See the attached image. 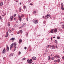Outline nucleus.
I'll use <instances>...</instances> for the list:
<instances>
[{
  "instance_id": "obj_1",
  "label": "nucleus",
  "mask_w": 64,
  "mask_h": 64,
  "mask_svg": "<svg viewBox=\"0 0 64 64\" xmlns=\"http://www.w3.org/2000/svg\"><path fill=\"white\" fill-rule=\"evenodd\" d=\"M16 45H17V44L16 43H13L10 45V50H11V49L12 48V47H13V46H14V48H16Z\"/></svg>"
},
{
  "instance_id": "obj_2",
  "label": "nucleus",
  "mask_w": 64,
  "mask_h": 64,
  "mask_svg": "<svg viewBox=\"0 0 64 64\" xmlns=\"http://www.w3.org/2000/svg\"><path fill=\"white\" fill-rule=\"evenodd\" d=\"M18 17L20 21L21 22V21H22V18H23L24 17V15L22 14L20 16V15H18Z\"/></svg>"
},
{
  "instance_id": "obj_3",
  "label": "nucleus",
  "mask_w": 64,
  "mask_h": 64,
  "mask_svg": "<svg viewBox=\"0 0 64 64\" xmlns=\"http://www.w3.org/2000/svg\"><path fill=\"white\" fill-rule=\"evenodd\" d=\"M32 59H30V60L28 59L27 60V62H28V63L29 64H30L31 63H32Z\"/></svg>"
},
{
  "instance_id": "obj_4",
  "label": "nucleus",
  "mask_w": 64,
  "mask_h": 64,
  "mask_svg": "<svg viewBox=\"0 0 64 64\" xmlns=\"http://www.w3.org/2000/svg\"><path fill=\"white\" fill-rule=\"evenodd\" d=\"M50 17V14H48L47 15L45 16V19H47Z\"/></svg>"
},
{
  "instance_id": "obj_5",
  "label": "nucleus",
  "mask_w": 64,
  "mask_h": 64,
  "mask_svg": "<svg viewBox=\"0 0 64 64\" xmlns=\"http://www.w3.org/2000/svg\"><path fill=\"white\" fill-rule=\"evenodd\" d=\"M6 52V51L5 50V48H4V50H2V54H5V53Z\"/></svg>"
},
{
  "instance_id": "obj_6",
  "label": "nucleus",
  "mask_w": 64,
  "mask_h": 64,
  "mask_svg": "<svg viewBox=\"0 0 64 64\" xmlns=\"http://www.w3.org/2000/svg\"><path fill=\"white\" fill-rule=\"evenodd\" d=\"M52 30H54V33H56L57 31V28L53 29H52Z\"/></svg>"
},
{
  "instance_id": "obj_7",
  "label": "nucleus",
  "mask_w": 64,
  "mask_h": 64,
  "mask_svg": "<svg viewBox=\"0 0 64 64\" xmlns=\"http://www.w3.org/2000/svg\"><path fill=\"white\" fill-rule=\"evenodd\" d=\"M13 19V16H12L10 17V21H12V20Z\"/></svg>"
},
{
  "instance_id": "obj_8",
  "label": "nucleus",
  "mask_w": 64,
  "mask_h": 64,
  "mask_svg": "<svg viewBox=\"0 0 64 64\" xmlns=\"http://www.w3.org/2000/svg\"><path fill=\"white\" fill-rule=\"evenodd\" d=\"M34 22L35 24H37L38 23V20H35L34 21Z\"/></svg>"
},
{
  "instance_id": "obj_9",
  "label": "nucleus",
  "mask_w": 64,
  "mask_h": 64,
  "mask_svg": "<svg viewBox=\"0 0 64 64\" xmlns=\"http://www.w3.org/2000/svg\"><path fill=\"white\" fill-rule=\"evenodd\" d=\"M32 59L33 60H36V57L35 56H33L32 58Z\"/></svg>"
},
{
  "instance_id": "obj_10",
  "label": "nucleus",
  "mask_w": 64,
  "mask_h": 64,
  "mask_svg": "<svg viewBox=\"0 0 64 64\" xmlns=\"http://www.w3.org/2000/svg\"><path fill=\"white\" fill-rule=\"evenodd\" d=\"M10 40H12V41H14L15 40V38H12L10 39Z\"/></svg>"
},
{
  "instance_id": "obj_11",
  "label": "nucleus",
  "mask_w": 64,
  "mask_h": 64,
  "mask_svg": "<svg viewBox=\"0 0 64 64\" xmlns=\"http://www.w3.org/2000/svg\"><path fill=\"white\" fill-rule=\"evenodd\" d=\"M26 23H23L22 25V27H24L25 25H26Z\"/></svg>"
},
{
  "instance_id": "obj_12",
  "label": "nucleus",
  "mask_w": 64,
  "mask_h": 64,
  "mask_svg": "<svg viewBox=\"0 0 64 64\" xmlns=\"http://www.w3.org/2000/svg\"><path fill=\"white\" fill-rule=\"evenodd\" d=\"M50 59L51 58H50V56H48V60H50Z\"/></svg>"
},
{
  "instance_id": "obj_13",
  "label": "nucleus",
  "mask_w": 64,
  "mask_h": 64,
  "mask_svg": "<svg viewBox=\"0 0 64 64\" xmlns=\"http://www.w3.org/2000/svg\"><path fill=\"white\" fill-rule=\"evenodd\" d=\"M6 50L7 51H9V47L8 46H7L6 47Z\"/></svg>"
},
{
  "instance_id": "obj_14",
  "label": "nucleus",
  "mask_w": 64,
  "mask_h": 64,
  "mask_svg": "<svg viewBox=\"0 0 64 64\" xmlns=\"http://www.w3.org/2000/svg\"><path fill=\"white\" fill-rule=\"evenodd\" d=\"M52 49H55V46L53 45H52Z\"/></svg>"
},
{
  "instance_id": "obj_15",
  "label": "nucleus",
  "mask_w": 64,
  "mask_h": 64,
  "mask_svg": "<svg viewBox=\"0 0 64 64\" xmlns=\"http://www.w3.org/2000/svg\"><path fill=\"white\" fill-rule=\"evenodd\" d=\"M13 56V54H10V57H11V56Z\"/></svg>"
},
{
  "instance_id": "obj_16",
  "label": "nucleus",
  "mask_w": 64,
  "mask_h": 64,
  "mask_svg": "<svg viewBox=\"0 0 64 64\" xmlns=\"http://www.w3.org/2000/svg\"><path fill=\"white\" fill-rule=\"evenodd\" d=\"M64 5H63V4L62 2L61 3V7H63Z\"/></svg>"
},
{
  "instance_id": "obj_17",
  "label": "nucleus",
  "mask_w": 64,
  "mask_h": 64,
  "mask_svg": "<svg viewBox=\"0 0 64 64\" xmlns=\"http://www.w3.org/2000/svg\"><path fill=\"white\" fill-rule=\"evenodd\" d=\"M18 26L16 24H15L14 25V26L16 28H17V27H18Z\"/></svg>"
},
{
  "instance_id": "obj_18",
  "label": "nucleus",
  "mask_w": 64,
  "mask_h": 64,
  "mask_svg": "<svg viewBox=\"0 0 64 64\" xmlns=\"http://www.w3.org/2000/svg\"><path fill=\"white\" fill-rule=\"evenodd\" d=\"M49 46H50V45H48V46H47L46 47V49H47V48H48V47H49Z\"/></svg>"
},
{
  "instance_id": "obj_19",
  "label": "nucleus",
  "mask_w": 64,
  "mask_h": 64,
  "mask_svg": "<svg viewBox=\"0 0 64 64\" xmlns=\"http://www.w3.org/2000/svg\"><path fill=\"white\" fill-rule=\"evenodd\" d=\"M8 31L10 33H11V32H12V31H11V30H10V29L8 30Z\"/></svg>"
},
{
  "instance_id": "obj_20",
  "label": "nucleus",
  "mask_w": 64,
  "mask_h": 64,
  "mask_svg": "<svg viewBox=\"0 0 64 64\" xmlns=\"http://www.w3.org/2000/svg\"><path fill=\"white\" fill-rule=\"evenodd\" d=\"M19 43H22V40L20 39L19 40Z\"/></svg>"
},
{
  "instance_id": "obj_21",
  "label": "nucleus",
  "mask_w": 64,
  "mask_h": 64,
  "mask_svg": "<svg viewBox=\"0 0 64 64\" xmlns=\"http://www.w3.org/2000/svg\"><path fill=\"white\" fill-rule=\"evenodd\" d=\"M0 6H2L3 5V2H0Z\"/></svg>"
},
{
  "instance_id": "obj_22",
  "label": "nucleus",
  "mask_w": 64,
  "mask_h": 64,
  "mask_svg": "<svg viewBox=\"0 0 64 64\" xmlns=\"http://www.w3.org/2000/svg\"><path fill=\"white\" fill-rule=\"evenodd\" d=\"M23 8H24V9H25V8H26V6H24Z\"/></svg>"
},
{
  "instance_id": "obj_23",
  "label": "nucleus",
  "mask_w": 64,
  "mask_h": 64,
  "mask_svg": "<svg viewBox=\"0 0 64 64\" xmlns=\"http://www.w3.org/2000/svg\"><path fill=\"white\" fill-rule=\"evenodd\" d=\"M58 55V56H57V57L58 58H60V56L58 55Z\"/></svg>"
},
{
  "instance_id": "obj_24",
  "label": "nucleus",
  "mask_w": 64,
  "mask_h": 64,
  "mask_svg": "<svg viewBox=\"0 0 64 64\" xmlns=\"http://www.w3.org/2000/svg\"><path fill=\"white\" fill-rule=\"evenodd\" d=\"M53 30H52L50 31L51 33H53V32H54V31H53Z\"/></svg>"
},
{
  "instance_id": "obj_25",
  "label": "nucleus",
  "mask_w": 64,
  "mask_h": 64,
  "mask_svg": "<svg viewBox=\"0 0 64 64\" xmlns=\"http://www.w3.org/2000/svg\"><path fill=\"white\" fill-rule=\"evenodd\" d=\"M63 6H62L61 8L62 10H64V8H63Z\"/></svg>"
},
{
  "instance_id": "obj_26",
  "label": "nucleus",
  "mask_w": 64,
  "mask_h": 64,
  "mask_svg": "<svg viewBox=\"0 0 64 64\" xmlns=\"http://www.w3.org/2000/svg\"><path fill=\"white\" fill-rule=\"evenodd\" d=\"M6 35H8V36H9V34H8V32H6Z\"/></svg>"
},
{
  "instance_id": "obj_27",
  "label": "nucleus",
  "mask_w": 64,
  "mask_h": 64,
  "mask_svg": "<svg viewBox=\"0 0 64 64\" xmlns=\"http://www.w3.org/2000/svg\"><path fill=\"white\" fill-rule=\"evenodd\" d=\"M54 42L55 43H56V44H57V40H54Z\"/></svg>"
},
{
  "instance_id": "obj_28",
  "label": "nucleus",
  "mask_w": 64,
  "mask_h": 64,
  "mask_svg": "<svg viewBox=\"0 0 64 64\" xmlns=\"http://www.w3.org/2000/svg\"><path fill=\"white\" fill-rule=\"evenodd\" d=\"M58 62L59 63L60 62V59H58Z\"/></svg>"
},
{
  "instance_id": "obj_29",
  "label": "nucleus",
  "mask_w": 64,
  "mask_h": 64,
  "mask_svg": "<svg viewBox=\"0 0 64 64\" xmlns=\"http://www.w3.org/2000/svg\"><path fill=\"white\" fill-rule=\"evenodd\" d=\"M21 8H20L19 9V12H21Z\"/></svg>"
},
{
  "instance_id": "obj_30",
  "label": "nucleus",
  "mask_w": 64,
  "mask_h": 64,
  "mask_svg": "<svg viewBox=\"0 0 64 64\" xmlns=\"http://www.w3.org/2000/svg\"><path fill=\"white\" fill-rule=\"evenodd\" d=\"M55 46L56 47V48H57H57H58V47H57V45H56V44H55Z\"/></svg>"
},
{
  "instance_id": "obj_31",
  "label": "nucleus",
  "mask_w": 64,
  "mask_h": 64,
  "mask_svg": "<svg viewBox=\"0 0 64 64\" xmlns=\"http://www.w3.org/2000/svg\"><path fill=\"white\" fill-rule=\"evenodd\" d=\"M30 5H31V6H33V4L30 3Z\"/></svg>"
},
{
  "instance_id": "obj_32",
  "label": "nucleus",
  "mask_w": 64,
  "mask_h": 64,
  "mask_svg": "<svg viewBox=\"0 0 64 64\" xmlns=\"http://www.w3.org/2000/svg\"><path fill=\"white\" fill-rule=\"evenodd\" d=\"M50 59L52 60H54V57H52V58H51Z\"/></svg>"
},
{
  "instance_id": "obj_33",
  "label": "nucleus",
  "mask_w": 64,
  "mask_h": 64,
  "mask_svg": "<svg viewBox=\"0 0 64 64\" xmlns=\"http://www.w3.org/2000/svg\"><path fill=\"white\" fill-rule=\"evenodd\" d=\"M58 55H56V56H54V57L55 58H57V57Z\"/></svg>"
},
{
  "instance_id": "obj_34",
  "label": "nucleus",
  "mask_w": 64,
  "mask_h": 64,
  "mask_svg": "<svg viewBox=\"0 0 64 64\" xmlns=\"http://www.w3.org/2000/svg\"><path fill=\"white\" fill-rule=\"evenodd\" d=\"M28 3H30V2H31V0H28Z\"/></svg>"
},
{
  "instance_id": "obj_35",
  "label": "nucleus",
  "mask_w": 64,
  "mask_h": 64,
  "mask_svg": "<svg viewBox=\"0 0 64 64\" xmlns=\"http://www.w3.org/2000/svg\"><path fill=\"white\" fill-rule=\"evenodd\" d=\"M33 13L34 14H35V13H36V11H34L33 12Z\"/></svg>"
},
{
  "instance_id": "obj_36",
  "label": "nucleus",
  "mask_w": 64,
  "mask_h": 64,
  "mask_svg": "<svg viewBox=\"0 0 64 64\" xmlns=\"http://www.w3.org/2000/svg\"><path fill=\"white\" fill-rule=\"evenodd\" d=\"M57 38L58 39H60V37L58 36L57 37Z\"/></svg>"
},
{
  "instance_id": "obj_37",
  "label": "nucleus",
  "mask_w": 64,
  "mask_h": 64,
  "mask_svg": "<svg viewBox=\"0 0 64 64\" xmlns=\"http://www.w3.org/2000/svg\"><path fill=\"white\" fill-rule=\"evenodd\" d=\"M16 14H15L14 15V17H16Z\"/></svg>"
},
{
  "instance_id": "obj_38",
  "label": "nucleus",
  "mask_w": 64,
  "mask_h": 64,
  "mask_svg": "<svg viewBox=\"0 0 64 64\" xmlns=\"http://www.w3.org/2000/svg\"><path fill=\"white\" fill-rule=\"evenodd\" d=\"M2 19V17L0 16V21Z\"/></svg>"
},
{
  "instance_id": "obj_39",
  "label": "nucleus",
  "mask_w": 64,
  "mask_h": 64,
  "mask_svg": "<svg viewBox=\"0 0 64 64\" xmlns=\"http://www.w3.org/2000/svg\"><path fill=\"white\" fill-rule=\"evenodd\" d=\"M58 30L59 31H61L62 30V29L61 28H59Z\"/></svg>"
},
{
  "instance_id": "obj_40",
  "label": "nucleus",
  "mask_w": 64,
  "mask_h": 64,
  "mask_svg": "<svg viewBox=\"0 0 64 64\" xmlns=\"http://www.w3.org/2000/svg\"><path fill=\"white\" fill-rule=\"evenodd\" d=\"M20 32L21 33H22V30H20Z\"/></svg>"
},
{
  "instance_id": "obj_41",
  "label": "nucleus",
  "mask_w": 64,
  "mask_h": 64,
  "mask_svg": "<svg viewBox=\"0 0 64 64\" xmlns=\"http://www.w3.org/2000/svg\"><path fill=\"white\" fill-rule=\"evenodd\" d=\"M24 48L25 50H26V49H27V47H25Z\"/></svg>"
},
{
  "instance_id": "obj_42",
  "label": "nucleus",
  "mask_w": 64,
  "mask_h": 64,
  "mask_svg": "<svg viewBox=\"0 0 64 64\" xmlns=\"http://www.w3.org/2000/svg\"><path fill=\"white\" fill-rule=\"evenodd\" d=\"M10 1V0H8V3H9V2Z\"/></svg>"
},
{
  "instance_id": "obj_43",
  "label": "nucleus",
  "mask_w": 64,
  "mask_h": 64,
  "mask_svg": "<svg viewBox=\"0 0 64 64\" xmlns=\"http://www.w3.org/2000/svg\"><path fill=\"white\" fill-rule=\"evenodd\" d=\"M18 54L19 55H20V54H21V52H19Z\"/></svg>"
},
{
  "instance_id": "obj_44",
  "label": "nucleus",
  "mask_w": 64,
  "mask_h": 64,
  "mask_svg": "<svg viewBox=\"0 0 64 64\" xmlns=\"http://www.w3.org/2000/svg\"><path fill=\"white\" fill-rule=\"evenodd\" d=\"M23 59H24V60H25V59H26V58H23Z\"/></svg>"
},
{
  "instance_id": "obj_45",
  "label": "nucleus",
  "mask_w": 64,
  "mask_h": 64,
  "mask_svg": "<svg viewBox=\"0 0 64 64\" xmlns=\"http://www.w3.org/2000/svg\"><path fill=\"white\" fill-rule=\"evenodd\" d=\"M54 62H57V60H56L54 61Z\"/></svg>"
},
{
  "instance_id": "obj_46",
  "label": "nucleus",
  "mask_w": 64,
  "mask_h": 64,
  "mask_svg": "<svg viewBox=\"0 0 64 64\" xmlns=\"http://www.w3.org/2000/svg\"><path fill=\"white\" fill-rule=\"evenodd\" d=\"M8 35H6V36H5V37H6V38H7V37H8Z\"/></svg>"
},
{
  "instance_id": "obj_47",
  "label": "nucleus",
  "mask_w": 64,
  "mask_h": 64,
  "mask_svg": "<svg viewBox=\"0 0 64 64\" xmlns=\"http://www.w3.org/2000/svg\"><path fill=\"white\" fill-rule=\"evenodd\" d=\"M62 23H63V22H60V24H62Z\"/></svg>"
},
{
  "instance_id": "obj_48",
  "label": "nucleus",
  "mask_w": 64,
  "mask_h": 64,
  "mask_svg": "<svg viewBox=\"0 0 64 64\" xmlns=\"http://www.w3.org/2000/svg\"><path fill=\"white\" fill-rule=\"evenodd\" d=\"M19 33H20V32L19 31L17 33V34H19Z\"/></svg>"
},
{
  "instance_id": "obj_49",
  "label": "nucleus",
  "mask_w": 64,
  "mask_h": 64,
  "mask_svg": "<svg viewBox=\"0 0 64 64\" xmlns=\"http://www.w3.org/2000/svg\"><path fill=\"white\" fill-rule=\"evenodd\" d=\"M14 28H12V31H13L14 30Z\"/></svg>"
},
{
  "instance_id": "obj_50",
  "label": "nucleus",
  "mask_w": 64,
  "mask_h": 64,
  "mask_svg": "<svg viewBox=\"0 0 64 64\" xmlns=\"http://www.w3.org/2000/svg\"><path fill=\"white\" fill-rule=\"evenodd\" d=\"M46 52H48V50H46Z\"/></svg>"
},
{
  "instance_id": "obj_51",
  "label": "nucleus",
  "mask_w": 64,
  "mask_h": 64,
  "mask_svg": "<svg viewBox=\"0 0 64 64\" xmlns=\"http://www.w3.org/2000/svg\"><path fill=\"white\" fill-rule=\"evenodd\" d=\"M8 27H9V26H10V24H8Z\"/></svg>"
},
{
  "instance_id": "obj_52",
  "label": "nucleus",
  "mask_w": 64,
  "mask_h": 64,
  "mask_svg": "<svg viewBox=\"0 0 64 64\" xmlns=\"http://www.w3.org/2000/svg\"><path fill=\"white\" fill-rule=\"evenodd\" d=\"M26 36H28V33H27L26 34Z\"/></svg>"
},
{
  "instance_id": "obj_53",
  "label": "nucleus",
  "mask_w": 64,
  "mask_h": 64,
  "mask_svg": "<svg viewBox=\"0 0 64 64\" xmlns=\"http://www.w3.org/2000/svg\"><path fill=\"white\" fill-rule=\"evenodd\" d=\"M18 20L16 21V23H18Z\"/></svg>"
},
{
  "instance_id": "obj_54",
  "label": "nucleus",
  "mask_w": 64,
  "mask_h": 64,
  "mask_svg": "<svg viewBox=\"0 0 64 64\" xmlns=\"http://www.w3.org/2000/svg\"><path fill=\"white\" fill-rule=\"evenodd\" d=\"M16 2L17 3L18 2V0H16Z\"/></svg>"
},
{
  "instance_id": "obj_55",
  "label": "nucleus",
  "mask_w": 64,
  "mask_h": 64,
  "mask_svg": "<svg viewBox=\"0 0 64 64\" xmlns=\"http://www.w3.org/2000/svg\"><path fill=\"white\" fill-rule=\"evenodd\" d=\"M43 23L44 24H45V22H43Z\"/></svg>"
},
{
  "instance_id": "obj_56",
  "label": "nucleus",
  "mask_w": 64,
  "mask_h": 64,
  "mask_svg": "<svg viewBox=\"0 0 64 64\" xmlns=\"http://www.w3.org/2000/svg\"><path fill=\"white\" fill-rule=\"evenodd\" d=\"M62 59H64V56H63L62 57Z\"/></svg>"
},
{
  "instance_id": "obj_57",
  "label": "nucleus",
  "mask_w": 64,
  "mask_h": 64,
  "mask_svg": "<svg viewBox=\"0 0 64 64\" xmlns=\"http://www.w3.org/2000/svg\"><path fill=\"white\" fill-rule=\"evenodd\" d=\"M15 50H16V49L15 48H14V51H15Z\"/></svg>"
},
{
  "instance_id": "obj_58",
  "label": "nucleus",
  "mask_w": 64,
  "mask_h": 64,
  "mask_svg": "<svg viewBox=\"0 0 64 64\" xmlns=\"http://www.w3.org/2000/svg\"><path fill=\"white\" fill-rule=\"evenodd\" d=\"M55 38V36H53V38Z\"/></svg>"
},
{
  "instance_id": "obj_59",
  "label": "nucleus",
  "mask_w": 64,
  "mask_h": 64,
  "mask_svg": "<svg viewBox=\"0 0 64 64\" xmlns=\"http://www.w3.org/2000/svg\"><path fill=\"white\" fill-rule=\"evenodd\" d=\"M23 60H24L23 59V58H22V60L23 61Z\"/></svg>"
},
{
  "instance_id": "obj_60",
  "label": "nucleus",
  "mask_w": 64,
  "mask_h": 64,
  "mask_svg": "<svg viewBox=\"0 0 64 64\" xmlns=\"http://www.w3.org/2000/svg\"><path fill=\"white\" fill-rule=\"evenodd\" d=\"M62 26H63V27H64V24H62Z\"/></svg>"
},
{
  "instance_id": "obj_61",
  "label": "nucleus",
  "mask_w": 64,
  "mask_h": 64,
  "mask_svg": "<svg viewBox=\"0 0 64 64\" xmlns=\"http://www.w3.org/2000/svg\"><path fill=\"white\" fill-rule=\"evenodd\" d=\"M51 40H52V38L51 37Z\"/></svg>"
},
{
  "instance_id": "obj_62",
  "label": "nucleus",
  "mask_w": 64,
  "mask_h": 64,
  "mask_svg": "<svg viewBox=\"0 0 64 64\" xmlns=\"http://www.w3.org/2000/svg\"><path fill=\"white\" fill-rule=\"evenodd\" d=\"M21 4H21V2H20V5H21Z\"/></svg>"
},
{
  "instance_id": "obj_63",
  "label": "nucleus",
  "mask_w": 64,
  "mask_h": 64,
  "mask_svg": "<svg viewBox=\"0 0 64 64\" xmlns=\"http://www.w3.org/2000/svg\"><path fill=\"white\" fill-rule=\"evenodd\" d=\"M31 47V45H30L29 46V47Z\"/></svg>"
},
{
  "instance_id": "obj_64",
  "label": "nucleus",
  "mask_w": 64,
  "mask_h": 64,
  "mask_svg": "<svg viewBox=\"0 0 64 64\" xmlns=\"http://www.w3.org/2000/svg\"><path fill=\"white\" fill-rule=\"evenodd\" d=\"M9 23H10V22H8V24H9Z\"/></svg>"
}]
</instances>
